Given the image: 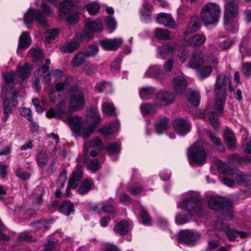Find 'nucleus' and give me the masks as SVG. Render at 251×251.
<instances>
[{"label":"nucleus","mask_w":251,"mask_h":251,"mask_svg":"<svg viewBox=\"0 0 251 251\" xmlns=\"http://www.w3.org/2000/svg\"><path fill=\"white\" fill-rule=\"evenodd\" d=\"M177 206L183 210V213L178 214L176 218L177 225H182L191 220L193 214H200L202 209L201 198L195 193L188 195Z\"/></svg>","instance_id":"obj_1"},{"label":"nucleus","mask_w":251,"mask_h":251,"mask_svg":"<svg viewBox=\"0 0 251 251\" xmlns=\"http://www.w3.org/2000/svg\"><path fill=\"white\" fill-rule=\"evenodd\" d=\"M68 121L75 136H81L86 139L90 136L94 129L99 125L100 116L98 112L93 113L89 120L92 123L91 125L88 124L87 121H83L81 118L76 116L69 117Z\"/></svg>","instance_id":"obj_2"},{"label":"nucleus","mask_w":251,"mask_h":251,"mask_svg":"<svg viewBox=\"0 0 251 251\" xmlns=\"http://www.w3.org/2000/svg\"><path fill=\"white\" fill-rule=\"evenodd\" d=\"M221 14L220 6L213 2H207L202 7L200 17L203 23L209 25L216 23Z\"/></svg>","instance_id":"obj_3"},{"label":"nucleus","mask_w":251,"mask_h":251,"mask_svg":"<svg viewBox=\"0 0 251 251\" xmlns=\"http://www.w3.org/2000/svg\"><path fill=\"white\" fill-rule=\"evenodd\" d=\"M208 206L210 209L218 210L219 213L225 216V213L227 212L228 215L226 219L231 220L233 217L232 201L226 198L213 197L209 199Z\"/></svg>","instance_id":"obj_4"},{"label":"nucleus","mask_w":251,"mask_h":251,"mask_svg":"<svg viewBox=\"0 0 251 251\" xmlns=\"http://www.w3.org/2000/svg\"><path fill=\"white\" fill-rule=\"evenodd\" d=\"M187 156L190 164L201 165L205 161L207 154L201 143L196 142L188 149Z\"/></svg>","instance_id":"obj_5"},{"label":"nucleus","mask_w":251,"mask_h":251,"mask_svg":"<svg viewBox=\"0 0 251 251\" xmlns=\"http://www.w3.org/2000/svg\"><path fill=\"white\" fill-rule=\"evenodd\" d=\"M102 30L103 26L100 20L90 21L85 24L83 33L76 34L75 37L77 39L86 40L90 38L94 33L101 32Z\"/></svg>","instance_id":"obj_6"},{"label":"nucleus","mask_w":251,"mask_h":251,"mask_svg":"<svg viewBox=\"0 0 251 251\" xmlns=\"http://www.w3.org/2000/svg\"><path fill=\"white\" fill-rule=\"evenodd\" d=\"M17 94L16 92H9L8 93H1V98L3 100V121L5 122L8 118L9 115L12 113V109L17 104Z\"/></svg>","instance_id":"obj_7"},{"label":"nucleus","mask_w":251,"mask_h":251,"mask_svg":"<svg viewBox=\"0 0 251 251\" xmlns=\"http://www.w3.org/2000/svg\"><path fill=\"white\" fill-rule=\"evenodd\" d=\"M70 97V107L74 111L81 108L85 104L84 94L82 90L77 86L71 90Z\"/></svg>","instance_id":"obj_8"},{"label":"nucleus","mask_w":251,"mask_h":251,"mask_svg":"<svg viewBox=\"0 0 251 251\" xmlns=\"http://www.w3.org/2000/svg\"><path fill=\"white\" fill-rule=\"evenodd\" d=\"M34 20L37 21L40 25L45 27L47 25L46 18L42 12L34 8L29 9L24 15V21L25 24H31Z\"/></svg>","instance_id":"obj_9"},{"label":"nucleus","mask_w":251,"mask_h":251,"mask_svg":"<svg viewBox=\"0 0 251 251\" xmlns=\"http://www.w3.org/2000/svg\"><path fill=\"white\" fill-rule=\"evenodd\" d=\"M237 4L234 0L228 1L225 5L224 23L229 24L238 15Z\"/></svg>","instance_id":"obj_10"},{"label":"nucleus","mask_w":251,"mask_h":251,"mask_svg":"<svg viewBox=\"0 0 251 251\" xmlns=\"http://www.w3.org/2000/svg\"><path fill=\"white\" fill-rule=\"evenodd\" d=\"M230 82V77L223 73L217 75L214 84L215 93L226 94L227 84Z\"/></svg>","instance_id":"obj_11"},{"label":"nucleus","mask_w":251,"mask_h":251,"mask_svg":"<svg viewBox=\"0 0 251 251\" xmlns=\"http://www.w3.org/2000/svg\"><path fill=\"white\" fill-rule=\"evenodd\" d=\"M200 238V235L189 230H181L178 234V239L179 242L187 245H192Z\"/></svg>","instance_id":"obj_12"},{"label":"nucleus","mask_w":251,"mask_h":251,"mask_svg":"<svg viewBox=\"0 0 251 251\" xmlns=\"http://www.w3.org/2000/svg\"><path fill=\"white\" fill-rule=\"evenodd\" d=\"M3 78L5 84L2 87V93H8L15 92L11 87L10 86V83H17L20 82L16 73L7 72L3 74Z\"/></svg>","instance_id":"obj_13"},{"label":"nucleus","mask_w":251,"mask_h":251,"mask_svg":"<svg viewBox=\"0 0 251 251\" xmlns=\"http://www.w3.org/2000/svg\"><path fill=\"white\" fill-rule=\"evenodd\" d=\"M156 22L158 24L171 29L176 28L177 26L175 20L169 13H159L156 17Z\"/></svg>","instance_id":"obj_14"},{"label":"nucleus","mask_w":251,"mask_h":251,"mask_svg":"<svg viewBox=\"0 0 251 251\" xmlns=\"http://www.w3.org/2000/svg\"><path fill=\"white\" fill-rule=\"evenodd\" d=\"M218 170L219 173L226 175L222 179V182L224 184L230 187L234 184V180L231 178V175L229 174V172L231 171L235 172L237 170L229 169L228 165L224 162L220 163L218 167Z\"/></svg>","instance_id":"obj_15"},{"label":"nucleus","mask_w":251,"mask_h":251,"mask_svg":"<svg viewBox=\"0 0 251 251\" xmlns=\"http://www.w3.org/2000/svg\"><path fill=\"white\" fill-rule=\"evenodd\" d=\"M145 75L148 77H152L162 82L164 79L167 78L168 75L166 74L158 65H154L149 67L145 73Z\"/></svg>","instance_id":"obj_16"},{"label":"nucleus","mask_w":251,"mask_h":251,"mask_svg":"<svg viewBox=\"0 0 251 251\" xmlns=\"http://www.w3.org/2000/svg\"><path fill=\"white\" fill-rule=\"evenodd\" d=\"M175 100V95L172 92L163 91L158 93L155 96V102L156 104L165 106L171 104Z\"/></svg>","instance_id":"obj_17"},{"label":"nucleus","mask_w":251,"mask_h":251,"mask_svg":"<svg viewBox=\"0 0 251 251\" xmlns=\"http://www.w3.org/2000/svg\"><path fill=\"white\" fill-rule=\"evenodd\" d=\"M229 173L234 182L236 181L239 185L247 187L251 184V175L242 174L238 170Z\"/></svg>","instance_id":"obj_18"},{"label":"nucleus","mask_w":251,"mask_h":251,"mask_svg":"<svg viewBox=\"0 0 251 251\" xmlns=\"http://www.w3.org/2000/svg\"><path fill=\"white\" fill-rule=\"evenodd\" d=\"M174 128L178 134L184 136L187 134L191 129V126L189 122L183 119H177L173 122Z\"/></svg>","instance_id":"obj_19"},{"label":"nucleus","mask_w":251,"mask_h":251,"mask_svg":"<svg viewBox=\"0 0 251 251\" xmlns=\"http://www.w3.org/2000/svg\"><path fill=\"white\" fill-rule=\"evenodd\" d=\"M82 168L81 166H77L76 169L73 171L69 179L67 189L71 188L75 189L82 178Z\"/></svg>","instance_id":"obj_20"},{"label":"nucleus","mask_w":251,"mask_h":251,"mask_svg":"<svg viewBox=\"0 0 251 251\" xmlns=\"http://www.w3.org/2000/svg\"><path fill=\"white\" fill-rule=\"evenodd\" d=\"M123 40L121 38L107 39L100 42V45L107 50H115L123 44Z\"/></svg>","instance_id":"obj_21"},{"label":"nucleus","mask_w":251,"mask_h":251,"mask_svg":"<svg viewBox=\"0 0 251 251\" xmlns=\"http://www.w3.org/2000/svg\"><path fill=\"white\" fill-rule=\"evenodd\" d=\"M184 41L188 45L196 48L202 46L205 43L206 37L203 34H196L188 39L184 38Z\"/></svg>","instance_id":"obj_22"},{"label":"nucleus","mask_w":251,"mask_h":251,"mask_svg":"<svg viewBox=\"0 0 251 251\" xmlns=\"http://www.w3.org/2000/svg\"><path fill=\"white\" fill-rule=\"evenodd\" d=\"M66 103L64 101H60L57 105L55 109L50 108L46 112V116L49 118H60L65 113Z\"/></svg>","instance_id":"obj_23"},{"label":"nucleus","mask_w":251,"mask_h":251,"mask_svg":"<svg viewBox=\"0 0 251 251\" xmlns=\"http://www.w3.org/2000/svg\"><path fill=\"white\" fill-rule=\"evenodd\" d=\"M177 45L175 43L166 44L158 48V51L160 56L164 59L173 54L174 50L176 49Z\"/></svg>","instance_id":"obj_24"},{"label":"nucleus","mask_w":251,"mask_h":251,"mask_svg":"<svg viewBox=\"0 0 251 251\" xmlns=\"http://www.w3.org/2000/svg\"><path fill=\"white\" fill-rule=\"evenodd\" d=\"M204 54L201 51L193 53L190 58L189 65L193 69L199 68L204 62Z\"/></svg>","instance_id":"obj_25"},{"label":"nucleus","mask_w":251,"mask_h":251,"mask_svg":"<svg viewBox=\"0 0 251 251\" xmlns=\"http://www.w3.org/2000/svg\"><path fill=\"white\" fill-rule=\"evenodd\" d=\"M33 66L30 64L25 63L23 66H20L17 69L18 78L20 82L27 78L30 75Z\"/></svg>","instance_id":"obj_26"},{"label":"nucleus","mask_w":251,"mask_h":251,"mask_svg":"<svg viewBox=\"0 0 251 251\" xmlns=\"http://www.w3.org/2000/svg\"><path fill=\"white\" fill-rule=\"evenodd\" d=\"M173 85L174 89L176 93H180L185 89L187 82L182 75H178L174 78Z\"/></svg>","instance_id":"obj_27"},{"label":"nucleus","mask_w":251,"mask_h":251,"mask_svg":"<svg viewBox=\"0 0 251 251\" xmlns=\"http://www.w3.org/2000/svg\"><path fill=\"white\" fill-rule=\"evenodd\" d=\"M75 3V0H64L61 3L59 15L63 17L71 12H73L74 10Z\"/></svg>","instance_id":"obj_28"},{"label":"nucleus","mask_w":251,"mask_h":251,"mask_svg":"<svg viewBox=\"0 0 251 251\" xmlns=\"http://www.w3.org/2000/svg\"><path fill=\"white\" fill-rule=\"evenodd\" d=\"M214 109L221 115L224 109V105L226 99V94L215 93Z\"/></svg>","instance_id":"obj_29"},{"label":"nucleus","mask_w":251,"mask_h":251,"mask_svg":"<svg viewBox=\"0 0 251 251\" xmlns=\"http://www.w3.org/2000/svg\"><path fill=\"white\" fill-rule=\"evenodd\" d=\"M201 26L199 19L198 17H194L191 18L190 22L187 25V27L184 32V35H188L196 32L199 30Z\"/></svg>","instance_id":"obj_30"},{"label":"nucleus","mask_w":251,"mask_h":251,"mask_svg":"<svg viewBox=\"0 0 251 251\" xmlns=\"http://www.w3.org/2000/svg\"><path fill=\"white\" fill-rule=\"evenodd\" d=\"M224 137L228 148L230 150L233 149L235 147L236 139L233 131L229 128H226L224 131Z\"/></svg>","instance_id":"obj_31"},{"label":"nucleus","mask_w":251,"mask_h":251,"mask_svg":"<svg viewBox=\"0 0 251 251\" xmlns=\"http://www.w3.org/2000/svg\"><path fill=\"white\" fill-rule=\"evenodd\" d=\"M75 83V79L72 77L66 78L64 82H60L56 84L55 89L57 91L61 92L66 89L69 90L70 92L71 90L74 88L73 85Z\"/></svg>","instance_id":"obj_32"},{"label":"nucleus","mask_w":251,"mask_h":251,"mask_svg":"<svg viewBox=\"0 0 251 251\" xmlns=\"http://www.w3.org/2000/svg\"><path fill=\"white\" fill-rule=\"evenodd\" d=\"M170 126L169 119L167 117L160 118L155 124V128L158 134H162Z\"/></svg>","instance_id":"obj_33"},{"label":"nucleus","mask_w":251,"mask_h":251,"mask_svg":"<svg viewBox=\"0 0 251 251\" xmlns=\"http://www.w3.org/2000/svg\"><path fill=\"white\" fill-rule=\"evenodd\" d=\"M31 43L30 35L27 32H23L19 39L18 50L23 49L29 47Z\"/></svg>","instance_id":"obj_34"},{"label":"nucleus","mask_w":251,"mask_h":251,"mask_svg":"<svg viewBox=\"0 0 251 251\" xmlns=\"http://www.w3.org/2000/svg\"><path fill=\"white\" fill-rule=\"evenodd\" d=\"M121 150V145L117 142L109 144L107 148L108 154L111 156L113 160H116L118 156H115L119 154Z\"/></svg>","instance_id":"obj_35"},{"label":"nucleus","mask_w":251,"mask_h":251,"mask_svg":"<svg viewBox=\"0 0 251 251\" xmlns=\"http://www.w3.org/2000/svg\"><path fill=\"white\" fill-rule=\"evenodd\" d=\"M119 127V122L116 120L113 121L109 125L104 126L100 130V132L105 135L113 134Z\"/></svg>","instance_id":"obj_36"},{"label":"nucleus","mask_w":251,"mask_h":251,"mask_svg":"<svg viewBox=\"0 0 251 251\" xmlns=\"http://www.w3.org/2000/svg\"><path fill=\"white\" fill-rule=\"evenodd\" d=\"M155 88L152 87H145L139 91L140 98L145 101L149 100L155 93Z\"/></svg>","instance_id":"obj_37"},{"label":"nucleus","mask_w":251,"mask_h":251,"mask_svg":"<svg viewBox=\"0 0 251 251\" xmlns=\"http://www.w3.org/2000/svg\"><path fill=\"white\" fill-rule=\"evenodd\" d=\"M233 44V40L227 38L225 39L223 42L221 43L220 45L219 46L218 49H216L215 50H214V46L211 45L209 46V51L211 52H213L214 54H217L219 51L224 50H226L229 49L232 45Z\"/></svg>","instance_id":"obj_38"},{"label":"nucleus","mask_w":251,"mask_h":251,"mask_svg":"<svg viewBox=\"0 0 251 251\" xmlns=\"http://www.w3.org/2000/svg\"><path fill=\"white\" fill-rule=\"evenodd\" d=\"M228 215V213H225V216L222 215L220 213H219L217 221L215 224V228L219 231H225L228 228L227 225L225 224L224 221H229V220L226 219V217Z\"/></svg>","instance_id":"obj_39"},{"label":"nucleus","mask_w":251,"mask_h":251,"mask_svg":"<svg viewBox=\"0 0 251 251\" xmlns=\"http://www.w3.org/2000/svg\"><path fill=\"white\" fill-rule=\"evenodd\" d=\"M152 5L147 2H144L142 8L141 9V13L142 19L148 22L151 20V11L152 10Z\"/></svg>","instance_id":"obj_40"},{"label":"nucleus","mask_w":251,"mask_h":251,"mask_svg":"<svg viewBox=\"0 0 251 251\" xmlns=\"http://www.w3.org/2000/svg\"><path fill=\"white\" fill-rule=\"evenodd\" d=\"M154 33L155 37L158 39L162 40H170L172 39L170 35L171 31L167 29L156 28L154 30Z\"/></svg>","instance_id":"obj_41"},{"label":"nucleus","mask_w":251,"mask_h":251,"mask_svg":"<svg viewBox=\"0 0 251 251\" xmlns=\"http://www.w3.org/2000/svg\"><path fill=\"white\" fill-rule=\"evenodd\" d=\"M128 223L126 220H122L117 224L114 227V231L120 235H124L128 232Z\"/></svg>","instance_id":"obj_42"},{"label":"nucleus","mask_w":251,"mask_h":251,"mask_svg":"<svg viewBox=\"0 0 251 251\" xmlns=\"http://www.w3.org/2000/svg\"><path fill=\"white\" fill-rule=\"evenodd\" d=\"M79 47V44L78 42L74 41L65 43L61 47L60 49L64 52L71 53L77 50Z\"/></svg>","instance_id":"obj_43"},{"label":"nucleus","mask_w":251,"mask_h":251,"mask_svg":"<svg viewBox=\"0 0 251 251\" xmlns=\"http://www.w3.org/2000/svg\"><path fill=\"white\" fill-rule=\"evenodd\" d=\"M93 183L91 179H85L80 183L77 192L81 195H85L91 189Z\"/></svg>","instance_id":"obj_44"},{"label":"nucleus","mask_w":251,"mask_h":251,"mask_svg":"<svg viewBox=\"0 0 251 251\" xmlns=\"http://www.w3.org/2000/svg\"><path fill=\"white\" fill-rule=\"evenodd\" d=\"M99 207V205H95L92 207V209L99 214H101L102 212L110 213H114L115 211V207L109 204H103L100 208Z\"/></svg>","instance_id":"obj_45"},{"label":"nucleus","mask_w":251,"mask_h":251,"mask_svg":"<svg viewBox=\"0 0 251 251\" xmlns=\"http://www.w3.org/2000/svg\"><path fill=\"white\" fill-rule=\"evenodd\" d=\"M101 110L102 113L108 116L116 115L115 107L112 103L109 102H104L102 104Z\"/></svg>","instance_id":"obj_46"},{"label":"nucleus","mask_w":251,"mask_h":251,"mask_svg":"<svg viewBox=\"0 0 251 251\" xmlns=\"http://www.w3.org/2000/svg\"><path fill=\"white\" fill-rule=\"evenodd\" d=\"M206 134L214 144L215 147L217 151H223L225 150V148L219 138L216 137L210 131H207Z\"/></svg>","instance_id":"obj_47"},{"label":"nucleus","mask_w":251,"mask_h":251,"mask_svg":"<svg viewBox=\"0 0 251 251\" xmlns=\"http://www.w3.org/2000/svg\"><path fill=\"white\" fill-rule=\"evenodd\" d=\"M225 233L228 239L230 240H233L236 237H240L241 238H245L248 236V234L245 232L233 230L228 228V227L226 230Z\"/></svg>","instance_id":"obj_48"},{"label":"nucleus","mask_w":251,"mask_h":251,"mask_svg":"<svg viewBox=\"0 0 251 251\" xmlns=\"http://www.w3.org/2000/svg\"><path fill=\"white\" fill-rule=\"evenodd\" d=\"M59 211L66 216L69 215L74 211L73 204L70 201H63L59 206Z\"/></svg>","instance_id":"obj_49"},{"label":"nucleus","mask_w":251,"mask_h":251,"mask_svg":"<svg viewBox=\"0 0 251 251\" xmlns=\"http://www.w3.org/2000/svg\"><path fill=\"white\" fill-rule=\"evenodd\" d=\"M187 98L193 105L198 106L199 105L201 100L199 92L190 90L188 92Z\"/></svg>","instance_id":"obj_50"},{"label":"nucleus","mask_w":251,"mask_h":251,"mask_svg":"<svg viewBox=\"0 0 251 251\" xmlns=\"http://www.w3.org/2000/svg\"><path fill=\"white\" fill-rule=\"evenodd\" d=\"M49 158V155L45 151H40L36 157L38 165L41 168L45 167L48 162Z\"/></svg>","instance_id":"obj_51"},{"label":"nucleus","mask_w":251,"mask_h":251,"mask_svg":"<svg viewBox=\"0 0 251 251\" xmlns=\"http://www.w3.org/2000/svg\"><path fill=\"white\" fill-rule=\"evenodd\" d=\"M140 110L143 115H151L155 111V106L150 103L143 104L140 105Z\"/></svg>","instance_id":"obj_52"},{"label":"nucleus","mask_w":251,"mask_h":251,"mask_svg":"<svg viewBox=\"0 0 251 251\" xmlns=\"http://www.w3.org/2000/svg\"><path fill=\"white\" fill-rule=\"evenodd\" d=\"M86 58L87 57L84 54V52H80L78 53L72 60V63L73 66L76 67L82 64Z\"/></svg>","instance_id":"obj_53"},{"label":"nucleus","mask_w":251,"mask_h":251,"mask_svg":"<svg viewBox=\"0 0 251 251\" xmlns=\"http://www.w3.org/2000/svg\"><path fill=\"white\" fill-rule=\"evenodd\" d=\"M208 120L212 127L216 129L219 127L218 115L213 111L208 113Z\"/></svg>","instance_id":"obj_54"},{"label":"nucleus","mask_w":251,"mask_h":251,"mask_svg":"<svg viewBox=\"0 0 251 251\" xmlns=\"http://www.w3.org/2000/svg\"><path fill=\"white\" fill-rule=\"evenodd\" d=\"M29 54L32 60L35 62H37L43 58V54L41 50L38 48L30 50L29 51Z\"/></svg>","instance_id":"obj_55"},{"label":"nucleus","mask_w":251,"mask_h":251,"mask_svg":"<svg viewBox=\"0 0 251 251\" xmlns=\"http://www.w3.org/2000/svg\"><path fill=\"white\" fill-rule=\"evenodd\" d=\"M127 189L130 194L136 195L142 192L143 188L140 184L137 183H130L127 186Z\"/></svg>","instance_id":"obj_56"},{"label":"nucleus","mask_w":251,"mask_h":251,"mask_svg":"<svg viewBox=\"0 0 251 251\" xmlns=\"http://www.w3.org/2000/svg\"><path fill=\"white\" fill-rule=\"evenodd\" d=\"M106 23L107 30L109 33H111L115 30L116 28L117 24L113 17L110 16L106 17Z\"/></svg>","instance_id":"obj_57"},{"label":"nucleus","mask_w":251,"mask_h":251,"mask_svg":"<svg viewBox=\"0 0 251 251\" xmlns=\"http://www.w3.org/2000/svg\"><path fill=\"white\" fill-rule=\"evenodd\" d=\"M212 71V67L210 66H206L199 72V76L200 78L203 79L210 75Z\"/></svg>","instance_id":"obj_58"},{"label":"nucleus","mask_w":251,"mask_h":251,"mask_svg":"<svg viewBox=\"0 0 251 251\" xmlns=\"http://www.w3.org/2000/svg\"><path fill=\"white\" fill-rule=\"evenodd\" d=\"M239 51L244 55H247L249 52L247 43V38H243L239 45Z\"/></svg>","instance_id":"obj_59"},{"label":"nucleus","mask_w":251,"mask_h":251,"mask_svg":"<svg viewBox=\"0 0 251 251\" xmlns=\"http://www.w3.org/2000/svg\"><path fill=\"white\" fill-rule=\"evenodd\" d=\"M112 87V85L109 82L102 81L98 83L96 85V89L100 93L102 92L105 90Z\"/></svg>","instance_id":"obj_60"},{"label":"nucleus","mask_w":251,"mask_h":251,"mask_svg":"<svg viewBox=\"0 0 251 251\" xmlns=\"http://www.w3.org/2000/svg\"><path fill=\"white\" fill-rule=\"evenodd\" d=\"M86 8L90 15H96L100 9V7L99 4L94 3L88 4L86 5Z\"/></svg>","instance_id":"obj_61"},{"label":"nucleus","mask_w":251,"mask_h":251,"mask_svg":"<svg viewBox=\"0 0 251 251\" xmlns=\"http://www.w3.org/2000/svg\"><path fill=\"white\" fill-rule=\"evenodd\" d=\"M98 50L99 49L97 46L91 45L87 48L84 52L86 57H89L97 54L98 52Z\"/></svg>","instance_id":"obj_62"},{"label":"nucleus","mask_w":251,"mask_h":251,"mask_svg":"<svg viewBox=\"0 0 251 251\" xmlns=\"http://www.w3.org/2000/svg\"><path fill=\"white\" fill-rule=\"evenodd\" d=\"M58 33V30L57 29L49 30L46 33V42L49 44L51 40H54L55 38Z\"/></svg>","instance_id":"obj_63"},{"label":"nucleus","mask_w":251,"mask_h":251,"mask_svg":"<svg viewBox=\"0 0 251 251\" xmlns=\"http://www.w3.org/2000/svg\"><path fill=\"white\" fill-rule=\"evenodd\" d=\"M241 71L247 77H249L251 75V63H244L242 66Z\"/></svg>","instance_id":"obj_64"}]
</instances>
